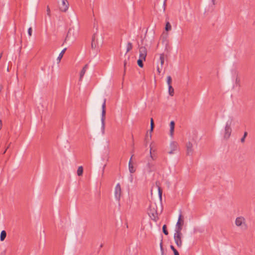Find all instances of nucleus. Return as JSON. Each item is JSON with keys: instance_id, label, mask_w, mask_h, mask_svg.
Returning a JSON list of instances; mask_svg holds the SVG:
<instances>
[{"instance_id": "1", "label": "nucleus", "mask_w": 255, "mask_h": 255, "mask_svg": "<svg viewBox=\"0 0 255 255\" xmlns=\"http://www.w3.org/2000/svg\"><path fill=\"white\" fill-rule=\"evenodd\" d=\"M235 224L237 227L243 231H246L248 226L246 219L243 216H239L236 218Z\"/></svg>"}, {"instance_id": "2", "label": "nucleus", "mask_w": 255, "mask_h": 255, "mask_svg": "<svg viewBox=\"0 0 255 255\" xmlns=\"http://www.w3.org/2000/svg\"><path fill=\"white\" fill-rule=\"evenodd\" d=\"M148 214L152 218L155 220L157 217V207L155 203L151 202L148 209Z\"/></svg>"}, {"instance_id": "3", "label": "nucleus", "mask_w": 255, "mask_h": 255, "mask_svg": "<svg viewBox=\"0 0 255 255\" xmlns=\"http://www.w3.org/2000/svg\"><path fill=\"white\" fill-rule=\"evenodd\" d=\"M233 120V117H230L226 122L224 136L225 138L228 139L231 135L232 132L231 125Z\"/></svg>"}, {"instance_id": "4", "label": "nucleus", "mask_w": 255, "mask_h": 255, "mask_svg": "<svg viewBox=\"0 0 255 255\" xmlns=\"http://www.w3.org/2000/svg\"><path fill=\"white\" fill-rule=\"evenodd\" d=\"M182 234L181 233H175L174 235V240L177 246L180 248L182 246Z\"/></svg>"}, {"instance_id": "5", "label": "nucleus", "mask_w": 255, "mask_h": 255, "mask_svg": "<svg viewBox=\"0 0 255 255\" xmlns=\"http://www.w3.org/2000/svg\"><path fill=\"white\" fill-rule=\"evenodd\" d=\"M179 148L178 143L174 141H171L169 144V151L168 153L169 154H172L175 153V152L177 151Z\"/></svg>"}, {"instance_id": "6", "label": "nucleus", "mask_w": 255, "mask_h": 255, "mask_svg": "<svg viewBox=\"0 0 255 255\" xmlns=\"http://www.w3.org/2000/svg\"><path fill=\"white\" fill-rule=\"evenodd\" d=\"M182 215L180 214L179 216L178 221L176 224L175 233H181L182 229V225L184 223V221L181 219Z\"/></svg>"}, {"instance_id": "7", "label": "nucleus", "mask_w": 255, "mask_h": 255, "mask_svg": "<svg viewBox=\"0 0 255 255\" xmlns=\"http://www.w3.org/2000/svg\"><path fill=\"white\" fill-rule=\"evenodd\" d=\"M76 36L75 35L74 33V29L72 28H70L67 33V36L65 39V42L67 40H69L72 39V40H74L76 39Z\"/></svg>"}, {"instance_id": "8", "label": "nucleus", "mask_w": 255, "mask_h": 255, "mask_svg": "<svg viewBox=\"0 0 255 255\" xmlns=\"http://www.w3.org/2000/svg\"><path fill=\"white\" fill-rule=\"evenodd\" d=\"M121 196V187L120 183H118L115 189V197L116 199L120 201Z\"/></svg>"}, {"instance_id": "9", "label": "nucleus", "mask_w": 255, "mask_h": 255, "mask_svg": "<svg viewBox=\"0 0 255 255\" xmlns=\"http://www.w3.org/2000/svg\"><path fill=\"white\" fill-rule=\"evenodd\" d=\"M61 4L59 5V8L61 11L66 12L69 7V3L67 0H61Z\"/></svg>"}, {"instance_id": "10", "label": "nucleus", "mask_w": 255, "mask_h": 255, "mask_svg": "<svg viewBox=\"0 0 255 255\" xmlns=\"http://www.w3.org/2000/svg\"><path fill=\"white\" fill-rule=\"evenodd\" d=\"M139 57L141 59H145L147 55V50L144 46L139 47Z\"/></svg>"}, {"instance_id": "11", "label": "nucleus", "mask_w": 255, "mask_h": 255, "mask_svg": "<svg viewBox=\"0 0 255 255\" xmlns=\"http://www.w3.org/2000/svg\"><path fill=\"white\" fill-rule=\"evenodd\" d=\"M193 153V144L190 142L186 144V154L187 155H192Z\"/></svg>"}, {"instance_id": "12", "label": "nucleus", "mask_w": 255, "mask_h": 255, "mask_svg": "<svg viewBox=\"0 0 255 255\" xmlns=\"http://www.w3.org/2000/svg\"><path fill=\"white\" fill-rule=\"evenodd\" d=\"M106 99H104V102L102 106V117H101V121H105V115H106Z\"/></svg>"}, {"instance_id": "13", "label": "nucleus", "mask_w": 255, "mask_h": 255, "mask_svg": "<svg viewBox=\"0 0 255 255\" xmlns=\"http://www.w3.org/2000/svg\"><path fill=\"white\" fill-rule=\"evenodd\" d=\"M89 67V66H88V64H86L84 67L83 68V69H82L81 71L80 72V78H79V80L80 81H82V79H83V77H84L86 71L87 70L88 68Z\"/></svg>"}, {"instance_id": "14", "label": "nucleus", "mask_w": 255, "mask_h": 255, "mask_svg": "<svg viewBox=\"0 0 255 255\" xmlns=\"http://www.w3.org/2000/svg\"><path fill=\"white\" fill-rule=\"evenodd\" d=\"M164 63V54L162 53L160 54L159 56V63L158 65H159L160 67L163 68V66Z\"/></svg>"}, {"instance_id": "15", "label": "nucleus", "mask_w": 255, "mask_h": 255, "mask_svg": "<svg viewBox=\"0 0 255 255\" xmlns=\"http://www.w3.org/2000/svg\"><path fill=\"white\" fill-rule=\"evenodd\" d=\"M175 123L174 121H171L170 123V135L173 136L174 130Z\"/></svg>"}, {"instance_id": "16", "label": "nucleus", "mask_w": 255, "mask_h": 255, "mask_svg": "<svg viewBox=\"0 0 255 255\" xmlns=\"http://www.w3.org/2000/svg\"><path fill=\"white\" fill-rule=\"evenodd\" d=\"M66 49H67V48H65L61 51V52L59 54V56H58V57L57 58V61L58 63H59L60 62L61 59L62 58L63 55L64 54V53L65 52Z\"/></svg>"}, {"instance_id": "17", "label": "nucleus", "mask_w": 255, "mask_h": 255, "mask_svg": "<svg viewBox=\"0 0 255 255\" xmlns=\"http://www.w3.org/2000/svg\"><path fill=\"white\" fill-rule=\"evenodd\" d=\"M128 168L129 171L131 173H133L135 171V169L134 168L133 165L130 161L128 162Z\"/></svg>"}, {"instance_id": "18", "label": "nucleus", "mask_w": 255, "mask_h": 255, "mask_svg": "<svg viewBox=\"0 0 255 255\" xmlns=\"http://www.w3.org/2000/svg\"><path fill=\"white\" fill-rule=\"evenodd\" d=\"M6 236V233L5 231H2L0 233V239L1 241H3Z\"/></svg>"}, {"instance_id": "19", "label": "nucleus", "mask_w": 255, "mask_h": 255, "mask_svg": "<svg viewBox=\"0 0 255 255\" xmlns=\"http://www.w3.org/2000/svg\"><path fill=\"white\" fill-rule=\"evenodd\" d=\"M83 168L82 166H80L78 168L77 172V175L79 176H82L83 174Z\"/></svg>"}, {"instance_id": "20", "label": "nucleus", "mask_w": 255, "mask_h": 255, "mask_svg": "<svg viewBox=\"0 0 255 255\" xmlns=\"http://www.w3.org/2000/svg\"><path fill=\"white\" fill-rule=\"evenodd\" d=\"M145 59H141V58L139 57V58L137 60L138 65L141 68L143 67V61H145Z\"/></svg>"}, {"instance_id": "21", "label": "nucleus", "mask_w": 255, "mask_h": 255, "mask_svg": "<svg viewBox=\"0 0 255 255\" xmlns=\"http://www.w3.org/2000/svg\"><path fill=\"white\" fill-rule=\"evenodd\" d=\"M132 48V44L131 42H128L127 45V51L126 53L128 52Z\"/></svg>"}, {"instance_id": "22", "label": "nucleus", "mask_w": 255, "mask_h": 255, "mask_svg": "<svg viewBox=\"0 0 255 255\" xmlns=\"http://www.w3.org/2000/svg\"><path fill=\"white\" fill-rule=\"evenodd\" d=\"M168 92H169V94L171 96H173V95H174V89L172 88V87L171 86H168Z\"/></svg>"}, {"instance_id": "23", "label": "nucleus", "mask_w": 255, "mask_h": 255, "mask_svg": "<svg viewBox=\"0 0 255 255\" xmlns=\"http://www.w3.org/2000/svg\"><path fill=\"white\" fill-rule=\"evenodd\" d=\"M101 131L103 134L105 133V121H101Z\"/></svg>"}, {"instance_id": "24", "label": "nucleus", "mask_w": 255, "mask_h": 255, "mask_svg": "<svg viewBox=\"0 0 255 255\" xmlns=\"http://www.w3.org/2000/svg\"><path fill=\"white\" fill-rule=\"evenodd\" d=\"M170 249L172 250V251L173 252V253H174V255H179V253L178 252V251L175 249V248L173 247V246L172 245H171L170 246Z\"/></svg>"}, {"instance_id": "25", "label": "nucleus", "mask_w": 255, "mask_h": 255, "mask_svg": "<svg viewBox=\"0 0 255 255\" xmlns=\"http://www.w3.org/2000/svg\"><path fill=\"white\" fill-rule=\"evenodd\" d=\"M171 26L169 22H166V25H165V30L166 31H169L171 30Z\"/></svg>"}, {"instance_id": "26", "label": "nucleus", "mask_w": 255, "mask_h": 255, "mask_svg": "<svg viewBox=\"0 0 255 255\" xmlns=\"http://www.w3.org/2000/svg\"><path fill=\"white\" fill-rule=\"evenodd\" d=\"M153 128H154L153 120L152 118H151L150 119V132H152L153 131Z\"/></svg>"}, {"instance_id": "27", "label": "nucleus", "mask_w": 255, "mask_h": 255, "mask_svg": "<svg viewBox=\"0 0 255 255\" xmlns=\"http://www.w3.org/2000/svg\"><path fill=\"white\" fill-rule=\"evenodd\" d=\"M147 166L148 167V171L149 172H151V170H152V167H153V164H152V163H150L149 162V161H148V162L147 163Z\"/></svg>"}, {"instance_id": "28", "label": "nucleus", "mask_w": 255, "mask_h": 255, "mask_svg": "<svg viewBox=\"0 0 255 255\" xmlns=\"http://www.w3.org/2000/svg\"><path fill=\"white\" fill-rule=\"evenodd\" d=\"M162 230H163V233L165 235H168V232L167 231V230L166 229V226L165 225H164L163 226V227H162Z\"/></svg>"}, {"instance_id": "29", "label": "nucleus", "mask_w": 255, "mask_h": 255, "mask_svg": "<svg viewBox=\"0 0 255 255\" xmlns=\"http://www.w3.org/2000/svg\"><path fill=\"white\" fill-rule=\"evenodd\" d=\"M171 82H172V79H171V76H167V84H168V86H171Z\"/></svg>"}, {"instance_id": "30", "label": "nucleus", "mask_w": 255, "mask_h": 255, "mask_svg": "<svg viewBox=\"0 0 255 255\" xmlns=\"http://www.w3.org/2000/svg\"><path fill=\"white\" fill-rule=\"evenodd\" d=\"M95 38V35H94L92 37V43H91V47L92 48H95L96 47V44L94 42Z\"/></svg>"}, {"instance_id": "31", "label": "nucleus", "mask_w": 255, "mask_h": 255, "mask_svg": "<svg viewBox=\"0 0 255 255\" xmlns=\"http://www.w3.org/2000/svg\"><path fill=\"white\" fill-rule=\"evenodd\" d=\"M158 191L159 197L160 199H161L162 191V189L160 188V187H159V186H158Z\"/></svg>"}, {"instance_id": "32", "label": "nucleus", "mask_w": 255, "mask_h": 255, "mask_svg": "<svg viewBox=\"0 0 255 255\" xmlns=\"http://www.w3.org/2000/svg\"><path fill=\"white\" fill-rule=\"evenodd\" d=\"M46 12H47V15L49 16V17H50L51 16V11H50V9L49 7V6H47V7H46Z\"/></svg>"}, {"instance_id": "33", "label": "nucleus", "mask_w": 255, "mask_h": 255, "mask_svg": "<svg viewBox=\"0 0 255 255\" xmlns=\"http://www.w3.org/2000/svg\"><path fill=\"white\" fill-rule=\"evenodd\" d=\"M160 249L161 253V255H164V250L162 247V242L160 244Z\"/></svg>"}, {"instance_id": "34", "label": "nucleus", "mask_w": 255, "mask_h": 255, "mask_svg": "<svg viewBox=\"0 0 255 255\" xmlns=\"http://www.w3.org/2000/svg\"><path fill=\"white\" fill-rule=\"evenodd\" d=\"M163 68H161V67H160L159 65H157V71L159 74H160L161 72V71L162 70Z\"/></svg>"}, {"instance_id": "35", "label": "nucleus", "mask_w": 255, "mask_h": 255, "mask_svg": "<svg viewBox=\"0 0 255 255\" xmlns=\"http://www.w3.org/2000/svg\"><path fill=\"white\" fill-rule=\"evenodd\" d=\"M150 157L151 159L154 160L155 159V157L151 154V150H152L151 145H150Z\"/></svg>"}, {"instance_id": "36", "label": "nucleus", "mask_w": 255, "mask_h": 255, "mask_svg": "<svg viewBox=\"0 0 255 255\" xmlns=\"http://www.w3.org/2000/svg\"><path fill=\"white\" fill-rule=\"evenodd\" d=\"M28 35L29 36H31V34H32V28L31 27H29L28 29Z\"/></svg>"}, {"instance_id": "37", "label": "nucleus", "mask_w": 255, "mask_h": 255, "mask_svg": "<svg viewBox=\"0 0 255 255\" xmlns=\"http://www.w3.org/2000/svg\"><path fill=\"white\" fill-rule=\"evenodd\" d=\"M245 138H244V137L243 136L241 139V141L243 143L245 141Z\"/></svg>"}, {"instance_id": "38", "label": "nucleus", "mask_w": 255, "mask_h": 255, "mask_svg": "<svg viewBox=\"0 0 255 255\" xmlns=\"http://www.w3.org/2000/svg\"><path fill=\"white\" fill-rule=\"evenodd\" d=\"M247 134H248L247 132L246 131V132H244V136H243L244 137V138H246V137L247 136Z\"/></svg>"}, {"instance_id": "39", "label": "nucleus", "mask_w": 255, "mask_h": 255, "mask_svg": "<svg viewBox=\"0 0 255 255\" xmlns=\"http://www.w3.org/2000/svg\"><path fill=\"white\" fill-rule=\"evenodd\" d=\"M163 10L164 11L165 10V0L164 1V3H163Z\"/></svg>"}, {"instance_id": "40", "label": "nucleus", "mask_w": 255, "mask_h": 255, "mask_svg": "<svg viewBox=\"0 0 255 255\" xmlns=\"http://www.w3.org/2000/svg\"><path fill=\"white\" fill-rule=\"evenodd\" d=\"M212 1V2L213 3V5H215V1L216 0H211Z\"/></svg>"}, {"instance_id": "41", "label": "nucleus", "mask_w": 255, "mask_h": 255, "mask_svg": "<svg viewBox=\"0 0 255 255\" xmlns=\"http://www.w3.org/2000/svg\"><path fill=\"white\" fill-rule=\"evenodd\" d=\"M1 126H2V122H1V121L0 120V129H1Z\"/></svg>"}, {"instance_id": "42", "label": "nucleus", "mask_w": 255, "mask_h": 255, "mask_svg": "<svg viewBox=\"0 0 255 255\" xmlns=\"http://www.w3.org/2000/svg\"><path fill=\"white\" fill-rule=\"evenodd\" d=\"M126 64H127V62L126 61H125L124 62V67H125V69H126Z\"/></svg>"}, {"instance_id": "43", "label": "nucleus", "mask_w": 255, "mask_h": 255, "mask_svg": "<svg viewBox=\"0 0 255 255\" xmlns=\"http://www.w3.org/2000/svg\"><path fill=\"white\" fill-rule=\"evenodd\" d=\"M133 156V155H131V157H130V158L129 159V161H130L131 163V160H132V158Z\"/></svg>"}, {"instance_id": "44", "label": "nucleus", "mask_w": 255, "mask_h": 255, "mask_svg": "<svg viewBox=\"0 0 255 255\" xmlns=\"http://www.w3.org/2000/svg\"><path fill=\"white\" fill-rule=\"evenodd\" d=\"M8 147H9V146H8V147L6 148V149L4 151V152H3V154L5 153V152H6V151L7 149L8 148Z\"/></svg>"}, {"instance_id": "45", "label": "nucleus", "mask_w": 255, "mask_h": 255, "mask_svg": "<svg viewBox=\"0 0 255 255\" xmlns=\"http://www.w3.org/2000/svg\"><path fill=\"white\" fill-rule=\"evenodd\" d=\"M105 166H106V165H104V167H103V171H104V168H105Z\"/></svg>"}, {"instance_id": "46", "label": "nucleus", "mask_w": 255, "mask_h": 255, "mask_svg": "<svg viewBox=\"0 0 255 255\" xmlns=\"http://www.w3.org/2000/svg\"><path fill=\"white\" fill-rule=\"evenodd\" d=\"M236 82H238V78H236Z\"/></svg>"}]
</instances>
